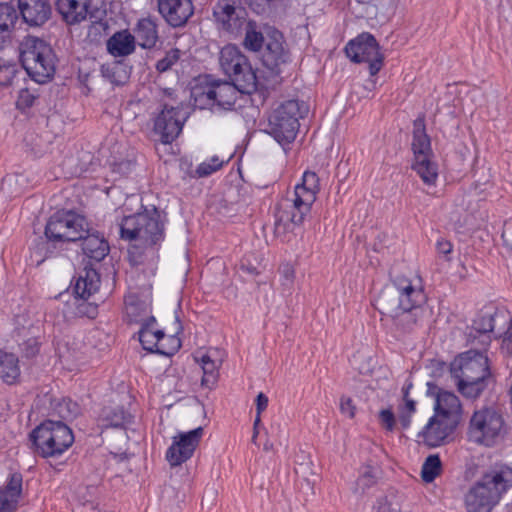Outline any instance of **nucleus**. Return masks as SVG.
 <instances>
[{"instance_id": "nucleus-16", "label": "nucleus", "mask_w": 512, "mask_h": 512, "mask_svg": "<svg viewBox=\"0 0 512 512\" xmlns=\"http://www.w3.org/2000/svg\"><path fill=\"white\" fill-rule=\"evenodd\" d=\"M203 436V428L198 427L189 432H182L173 437L166 452V459L171 466H179L190 459Z\"/></svg>"}, {"instance_id": "nucleus-34", "label": "nucleus", "mask_w": 512, "mask_h": 512, "mask_svg": "<svg viewBox=\"0 0 512 512\" xmlns=\"http://www.w3.org/2000/svg\"><path fill=\"white\" fill-rule=\"evenodd\" d=\"M412 385L409 384L403 388V404L398 407V421L401 429L406 430L410 427L412 415L416 411V403L408 397L409 389Z\"/></svg>"}, {"instance_id": "nucleus-17", "label": "nucleus", "mask_w": 512, "mask_h": 512, "mask_svg": "<svg viewBox=\"0 0 512 512\" xmlns=\"http://www.w3.org/2000/svg\"><path fill=\"white\" fill-rule=\"evenodd\" d=\"M154 323L155 318L150 316L139 330V341L142 344L143 349L150 352H156L161 355H173L181 346L180 339L176 336H170L168 340L171 342V346L167 348L164 345L166 335L161 330H155L153 328Z\"/></svg>"}, {"instance_id": "nucleus-49", "label": "nucleus", "mask_w": 512, "mask_h": 512, "mask_svg": "<svg viewBox=\"0 0 512 512\" xmlns=\"http://www.w3.org/2000/svg\"><path fill=\"white\" fill-rule=\"evenodd\" d=\"M111 165L113 173L125 176L128 175L134 169L135 163L131 159H124L120 161H115Z\"/></svg>"}, {"instance_id": "nucleus-37", "label": "nucleus", "mask_w": 512, "mask_h": 512, "mask_svg": "<svg viewBox=\"0 0 512 512\" xmlns=\"http://www.w3.org/2000/svg\"><path fill=\"white\" fill-rule=\"evenodd\" d=\"M266 44V36L257 30L256 24L249 21L245 27L243 45L246 49L257 52Z\"/></svg>"}, {"instance_id": "nucleus-53", "label": "nucleus", "mask_w": 512, "mask_h": 512, "mask_svg": "<svg viewBox=\"0 0 512 512\" xmlns=\"http://www.w3.org/2000/svg\"><path fill=\"white\" fill-rule=\"evenodd\" d=\"M340 410L350 418H353L355 415V406L353 405L352 400L348 397L341 398Z\"/></svg>"}, {"instance_id": "nucleus-1", "label": "nucleus", "mask_w": 512, "mask_h": 512, "mask_svg": "<svg viewBox=\"0 0 512 512\" xmlns=\"http://www.w3.org/2000/svg\"><path fill=\"white\" fill-rule=\"evenodd\" d=\"M512 487V468L501 465L487 471L465 495L468 512H491Z\"/></svg>"}, {"instance_id": "nucleus-33", "label": "nucleus", "mask_w": 512, "mask_h": 512, "mask_svg": "<svg viewBox=\"0 0 512 512\" xmlns=\"http://www.w3.org/2000/svg\"><path fill=\"white\" fill-rule=\"evenodd\" d=\"M20 376L19 360L13 353L0 349V379L7 384H14Z\"/></svg>"}, {"instance_id": "nucleus-4", "label": "nucleus", "mask_w": 512, "mask_h": 512, "mask_svg": "<svg viewBox=\"0 0 512 512\" xmlns=\"http://www.w3.org/2000/svg\"><path fill=\"white\" fill-rule=\"evenodd\" d=\"M122 239L135 241L138 246L147 248L157 245L164 239V224L157 209L126 216L119 224Z\"/></svg>"}, {"instance_id": "nucleus-26", "label": "nucleus", "mask_w": 512, "mask_h": 512, "mask_svg": "<svg viewBox=\"0 0 512 512\" xmlns=\"http://www.w3.org/2000/svg\"><path fill=\"white\" fill-rule=\"evenodd\" d=\"M22 494V475L13 473L7 484L0 489V512H12L17 508Z\"/></svg>"}, {"instance_id": "nucleus-63", "label": "nucleus", "mask_w": 512, "mask_h": 512, "mask_svg": "<svg viewBox=\"0 0 512 512\" xmlns=\"http://www.w3.org/2000/svg\"><path fill=\"white\" fill-rule=\"evenodd\" d=\"M242 269H246L247 272L250 274L256 273V268H254V267H245L244 265H242Z\"/></svg>"}, {"instance_id": "nucleus-12", "label": "nucleus", "mask_w": 512, "mask_h": 512, "mask_svg": "<svg viewBox=\"0 0 512 512\" xmlns=\"http://www.w3.org/2000/svg\"><path fill=\"white\" fill-rule=\"evenodd\" d=\"M347 56L355 63L367 62L369 72L376 75L383 64V55L375 37L370 33H362L351 40L345 47Z\"/></svg>"}, {"instance_id": "nucleus-55", "label": "nucleus", "mask_w": 512, "mask_h": 512, "mask_svg": "<svg viewBox=\"0 0 512 512\" xmlns=\"http://www.w3.org/2000/svg\"><path fill=\"white\" fill-rule=\"evenodd\" d=\"M436 249L438 253L447 256L452 252L453 246L448 240L439 239L436 243Z\"/></svg>"}, {"instance_id": "nucleus-50", "label": "nucleus", "mask_w": 512, "mask_h": 512, "mask_svg": "<svg viewBox=\"0 0 512 512\" xmlns=\"http://www.w3.org/2000/svg\"><path fill=\"white\" fill-rule=\"evenodd\" d=\"M36 97L29 89H21L17 99V107L19 109H27L34 104Z\"/></svg>"}, {"instance_id": "nucleus-39", "label": "nucleus", "mask_w": 512, "mask_h": 512, "mask_svg": "<svg viewBox=\"0 0 512 512\" xmlns=\"http://www.w3.org/2000/svg\"><path fill=\"white\" fill-rule=\"evenodd\" d=\"M131 420V415L128 414L122 407H115L105 409L103 412V421L105 426L110 427H124Z\"/></svg>"}, {"instance_id": "nucleus-61", "label": "nucleus", "mask_w": 512, "mask_h": 512, "mask_svg": "<svg viewBox=\"0 0 512 512\" xmlns=\"http://www.w3.org/2000/svg\"><path fill=\"white\" fill-rule=\"evenodd\" d=\"M261 414H256V417H255V420H254V424H253V428H256L258 429V426L261 422V417H260Z\"/></svg>"}, {"instance_id": "nucleus-21", "label": "nucleus", "mask_w": 512, "mask_h": 512, "mask_svg": "<svg viewBox=\"0 0 512 512\" xmlns=\"http://www.w3.org/2000/svg\"><path fill=\"white\" fill-rule=\"evenodd\" d=\"M299 196L295 193L291 197H287L280 205V210L277 214L276 229L279 230L283 225L284 229L289 228V225L300 226L306 215L310 212L312 204H307L306 209L304 205L298 200Z\"/></svg>"}, {"instance_id": "nucleus-18", "label": "nucleus", "mask_w": 512, "mask_h": 512, "mask_svg": "<svg viewBox=\"0 0 512 512\" xmlns=\"http://www.w3.org/2000/svg\"><path fill=\"white\" fill-rule=\"evenodd\" d=\"M186 117L179 108L164 106L154 121V131L164 144L172 143L181 133Z\"/></svg>"}, {"instance_id": "nucleus-38", "label": "nucleus", "mask_w": 512, "mask_h": 512, "mask_svg": "<svg viewBox=\"0 0 512 512\" xmlns=\"http://www.w3.org/2000/svg\"><path fill=\"white\" fill-rule=\"evenodd\" d=\"M442 463L437 454L429 455L421 469L422 480L426 483L433 482L441 474Z\"/></svg>"}, {"instance_id": "nucleus-7", "label": "nucleus", "mask_w": 512, "mask_h": 512, "mask_svg": "<svg viewBox=\"0 0 512 512\" xmlns=\"http://www.w3.org/2000/svg\"><path fill=\"white\" fill-rule=\"evenodd\" d=\"M219 62L224 74L240 87V93L252 94L258 79L247 56L235 45H226L220 51Z\"/></svg>"}, {"instance_id": "nucleus-5", "label": "nucleus", "mask_w": 512, "mask_h": 512, "mask_svg": "<svg viewBox=\"0 0 512 512\" xmlns=\"http://www.w3.org/2000/svg\"><path fill=\"white\" fill-rule=\"evenodd\" d=\"M427 297L421 279L397 277L391 286L385 287L376 299L377 309L392 312L397 306L422 309Z\"/></svg>"}, {"instance_id": "nucleus-24", "label": "nucleus", "mask_w": 512, "mask_h": 512, "mask_svg": "<svg viewBox=\"0 0 512 512\" xmlns=\"http://www.w3.org/2000/svg\"><path fill=\"white\" fill-rule=\"evenodd\" d=\"M55 6L68 25L79 24L92 13V0H56Z\"/></svg>"}, {"instance_id": "nucleus-35", "label": "nucleus", "mask_w": 512, "mask_h": 512, "mask_svg": "<svg viewBox=\"0 0 512 512\" xmlns=\"http://www.w3.org/2000/svg\"><path fill=\"white\" fill-rule=\"evenodd\" d=\"M203 370L201 384L204 387L211 388L217 381L220 363L212 360L208 354H204L198 360Z\"/></svg>"}, {"instance_id": "nucleus-47", "label": "nucleus", "mask_w": 512, "mask_h": 512, "mask_svg": "<svg viewBox=\"0 0 512 512\" xmlns=\"http://www.w3.org/2000/svg\"><path fill=\"white\" fill-rule=\"evenodd\" d=\"M398 504L388 497H380L373 506L372 512H399Z\"/></svg>"}, {"instance_id": "nucleus-46", "label": "nucleus", "mask_w": 512, "mask_h": 512, "mask_svg": "<svg viewBox=\"0 0 512 512\" xmlns=\"http://www.w3.org/2000/svg\"><path fill=\"white\" fill-rule=\"evenodd\" d=\"M18 73L17 65L14 63L0 64V85L8 86L13 83L16 74Z\"/></svg>"}, {"instance_id": "nucleus-2", "label": "nucleus", "mask_w": 512, "mask_h": 512, "mask_svg": "<svg viewBox=\"0 0 512 512\" xmlns=\"http://www.w3.org/2000/svg\"><path fill=\"white\" fill-rule=\"evenodd\" d=\"M508 434L504 414L494 407H481L470 417L467 437L472 443L492 448L502 444Z\"/></svg>"}, {"instance_id": "nucleus-52", "label": "nucleus", "mask_w": 512, "mask_h": 512, "mask_svg": "<svg viewBox=\"0 0 512 512\" xmlns=\"http://www.w3.org/2000/svg\"><path fill=\"white\" fill-rule=\"evenodd\" d=\"M501 349L504 353L508 355L512 354V321L510 323L509 328L504 333Z\"/></svg>"}, {"instance_id": "nucleus-42", "label": "nucleus", "mask_w": 512, "mask_h": 512, "mask_svg": "<svg viewBox=\"0 0 512 512\" xmlns=\"http://www.w3.org/2000/svg\"><path fill=\"white\" fill-rule=\"evenodd\" d=\"M54 411L63 420H70L75 418L79 413V406L71 399H63L54 405Z\"/></svg>"}, {"instance_id": "nucleus-29", "label": "nucleus", "mask_w": 512, "mask_h": 512, "mask_svg": "<svg viewBox=\"0 0 512 512\" xmlns=\"http://www.w3.org/2000/svg\"><path fill=\"white\" fill-rule=\"evenodd\" d=\"M214 16L222 28L230 33H236L244 23V18L228 3L218 4Z\"/></svg>"}, {"instance_id": "nucleus-9", "label": "nucleus", "mask_w": 512, "mask_h": 512, "mask_svg": "<svg viewBox=\"0 0 512 512\" xmlns=\"http://www.w3.org/2000/svg\"><path fill=\"white\" fill-rule=\"evenodd\" d=\"M88 232L85 218L72 210L54 213L45 227V236L53 242H75Z\"/></svg>"}, {"instance_id": "nucleus-19", "label": "nucleus", "mask_w": 512, "mask_h": 512, "mask_svg": "<svg viewBox=\"0 0 512 512\" xmlns=\"http://www.w3.org/2000/svg\"><path fill=\"white\" fill-rule=\"evenodd\" d=\"M157 10L163 20L172 28L184 26L193 15L191 0H156Z\"/></svg>"}, {"instance_id": "nucleus-8", "label": "nucleus", "mask_w": 512, "mask_h": 512, "mask_svg": "<svg viewBox=\"0 0 512 512\" xmlns=\"http://www.w3.org/2000/svg\"><path fill=\"white\" fill-rule=\"evenodd\" d=\"M240 87L232 81H223L206 77L203 83L192 88L191 96L194 105L200 109L217 106L223 110H230L237 100Z\"/></svg>"}, {"instance_id": "nucleus-60", "label": "nucleus", "mask_w": 512, "mask_h": 512, "mask_svg": "<svg viewBox=\"0 0 512 512\" xmlns=\"http://www.w3.org/2000/svg\"><path fill=\"white\" fill-rule=\"evenodd\" d=\"M13 182V177L11 176H8V177H5L2 181V187L1 189L2 190H5L6 186L7 185H10L11 183Z\"/></svg>"}, {"instance_id": "nucleus-51", "label": "nucleus", "mask_w": 512, "mask_h": 512, "mask_svg": "<svg viewBox=\"0 0 512 512\" xmlns=\"http://www.w3.org/2000/svg\"><path fill=\"white\" fill-rule=\"evenodd\" d=\"M299 477H302L309 487H312L316 481V475L311 471L308 464H301L296 470Z\"/></svg>"}, {"instance_id": "nucleus-40", "label": "nucleus", "mask_w": 512, "mask_h": 512, "mask_svg": "<svg viewBox=\"0 0 512 512\" xmlns=\"http://www.w3.org/2000/svg\"><path fill=\"white\" fill-rule=\"evenodd\" d=\"M457 380V387L459 392L471 399L477 398L485 389L486 384L485 380H472V381H465V379H456Z\"/></svg>"}, {"instance_id": "nucleus-22", "label": "nucleus", "mask_w": 512, "mask_h": 512, "mask_svg": "<svg viewBox=\"0 0 512 512\" xmlns=\"http://www.w3.org/2000/svg\"><path fill=\"white\" fill-rule=\"evenodd\" d=\"M428 394L435 395V415L443 416L459 423L461 417V403L459 398L452 392L439 390L432 383H428Z\"/></svg>"}, {"instance_id": "nucleus-10", "label": "nucleus", "mask_w": 512, "mask_h": 512, "mask_svg": "<svg viewBox=\"0 0 512 512\" xmlns=\"http://www.w3.org/2000/svg\"><path fill=\"white\" fill-rule=\"evenodd\" d=\"M412 150L414 152V163L412 168L427 185H434L437 178V166L430 160L431 145L430 139L425 131V120L419 116L413 123Z\"/></svg>"}, {"instance_id": "nucleus-36", "label": "nucleus", "mask_w": 512, "mask_h": 512, "mask_svg": "<svg viewBox=\"0 0 512 512\" xmlns=\"http://www.w3.org/2000/svg\"><path fill=\"white\" fill-rule=\"evenodd\" d=\"M148 306L134 299L125 302V313L129 322L145 323L150 317Z\"/></svg>"}, {"instance_id": "nucleus-62", "label": "nucleus", "mask_w": 512, "mask_h": 512, "mask_svg": "<svg viewBox=\"0 0 512 512\" xmlns=\"http://www.w3.org/2000/svg\"><path fill=\"white\" fill-rule=\"evenodd\" d=\"M258 433H259L258 429L253 428V435H252V442L253 443H256V439H257Z\"/></svg>"}, {"instance_id": "nucleus-23", "label": "nucleus", "mask_w": 512, "mask_h": 512, "mask_svg": "<svg viewBox=\"0 0 512 512\" xmlns=\"http://www.w3.org/2000/svg\"><path fill=\"white\" fill-rule=\"evenodd\" d=\"M18 9L23 21L31 27L42 26L52 14L48 0H18Z\"/></svg>"}, {"instance_id": "nucleus-6", "label": "nucleus", "mask_w": 512, "mask_h": 512, "mask_svg": "<svg viewBox=\"0 0 512 512\" xmlns=\"http://www.w3.org/2000/svg\"><path fill=\"white\" fill-rule=\"evenodd\" d=\"M37 452L43 457L61 455L74 442L72 430L62 421L47 420L30 434Z\"/></svg>"}, {"instance_id": "nucleus-20", "label": "nucleus", "mask_w": 512, "mask_h": 512, "mask_svg": "<svg viewBox=\"0 0 512 512\" xmlns=\"http://www.w3.org/2000/svg\"><path fill=\"white\" fill-rule=\"evenodd\" d=\"M457 425L458 422L449 419V417L446 418L434 414L419 433V436L426 445L438 447L446 443Z\"/></svg>"}, {"instance_id": "nucleus-64", "label": "nucleus", "mask_w": 512, "mask_h": 512, "mask_svg": "<svg viewBox=\"0 0 512 512\" xmlns=\"http://www.w3.org/2000/svg\"><path fill=\"white\" fill-rule=\"evenodd\" d=\"M169 337H170V336H168V337L166 336V339L164 340V345H165L167 348H169V347L171 346V342L168 340V338H169Z\"/></svg>"}, {"instance_id": "nucleus-44", "label": "nucleus", "mask_w": 512, "mask_h": 512, "mask_svg": "<svg viewBox=\"0 0 512 512\" xmlns=\"http://www.w3.org/2000/svg\"><path fill=\"white\" fill-rule=\"evenodd\" d=\"M375 480L376 470L371 466L364 467L356 482V491L361 490V492H364L366 488L375 483Z\"/></svg>"}, {"instance_id": "nucleus-13", "label": "nucleus", "mask_w": 512, "mask_h": 512, "mask_svg": "<svg viewBox=\"0 0 512 512\" xmlns=\"http://www.w3.org/2000/svg\"><path fill=\"white\" fill-rule=\"evenodd\" d=\"M478 349L462 353L451 363L450 371L455 379L486 380L490 374L488 358Z\"/></svg>"}, {"instance_id": "nucleus-15", "label": "nucleus", "mask_w": 512, "mask_h": 512, "mask_svg": "<svg viewBox=\"0 0 512 512\" xmlns=\"http://www.w3.org/2000/svg\"><path fill=\"white\" fill-rule=\"evenodd\" d=\"M261 60L263 65L275 75L280 74L282 67L290 61V53L280 31L273 29L267 33Z\"/></svg>"}, {"instance_id": "nucleus-27", "label": "nucleus", "mask_w": 512, "mask_h": 512, "mask_svg": "<svg viewBox=\"0 0 512 512\" xmlns=\"http://www.w3.org/2000/svg\"><path fill=\"white\" fill-rule=\"evenodd\" d=\"M133 31L135 42L144 49L154 48L159 40L156 20L150 17L138 20Z\"/></svg>"}, {"instance_id": "nucleus-30", "label": "nucleus", "mask_w": 512, "mask_h": 512, "mask_svg": "<svg viewBox=\"0 0 512 512\" xmlns=\"http://www.w3.org/2000/svg\"><path fill=\"white\" fill-rule=\"evenodd\" d=\"M319 178L315 172L306 171L303 174L301 184L295 186L294 192L299 196V202L304 205L306 209L307 204H313L316 200V194L319 192Z\"/></svg>"}, {"instance_id": "nucleus-45", "label": "nucleus", "mask_w": 512, "mask_h": 512, "mask_svg": "<svg viewBox=\"0 0 512 512\" xmlns=\"http://www.w3.org/2000/svg\"><path fill=\"white\" fill-rule=\"evenodd\" d=\"M180 58V51L178 49L169 50L165 56L158 60L156 63V69L160 73L170 70Z\"/></svg>"}, {"instance_id": "nucleus-41", "label": "nucleus", "mask_w": 512, "mask_h": 512, "mask_svg": "<svg viewBox=\"0 0 512 512\" xmlns=\"http://www.w3.org/2000/svg\"><path fill=\"white\" fill-rule=\"evenodd\" d=\"M18 21V14L15 7L8 3L0 4V27L13 31Z\"/></svg>"}, {"instance_id": "nucleus-28", "label": "nucleus", "mask_w": 512, "mask_h": 512, "mask_svg": "<svg viewBox=\"0 0 512 512\" xmlns=\"http://www.w3.org/2000/svg\"><path fill=\"white\" fill-rule=\"evenodd\" d=\"M135 37L128 30L114 33L107 41V50L114 57H123L135 51Z\"/></svg>"}, {"instance_id": "nucleus-54", "label": "nucleus", "mask_w": 512, "mask_h": 512, "mask_svg": "<svg viewBox=\"0 0 512 512\" xmlns=\"http://www.w3.org/2000/svg\"><path fill=\"white\" fill-rule=\"evenodd\" d=\"M45 246H46V243L41 241L40 244L37 245L31 253V258L35 257V262L37 265L41 264L45 259V256H46V254L44 253L46 251Z\"/></svg>"}, {"instance_id": "nucleus-3", "label": "nucleus", "mask_w": 512, "mask_h": 512, "mask_svg": "<svg viewBox=\"0 0 512 512\" xmlns=\"http://www.w3.org/2000/svg\"><path fill=\"white\" fill-rule=\"evenodd\" d=\"M19 57L27 74L37 83H45L55 73V54L40 38L25 37L19 45Z\"/></svg>"}, {"instance_id": "nucleus-58", "label": "nucleus", "mask_w": 512, "mask_h": 512, "mask_svg": "<svg viewBox=\"0 0 512 512\" xmlns=\"http://www.w3.org/2000/svg\"><path fill=\"white\" fill-rule=\"evenodd\" d=\"M282 273L285 277V279L289 282H292L293 281V278H294V269L292 266L290 265H285L282 269Z\"/></svg>"}, {"instance_id": "nucleus-31", "label": "nucleus", "mask_w": 512, "mask_h": 512, "mask_svg": "<svg viewBox=\"0 0 512 512\" xmlns=\"http://www.w3.org/2000/svg\"><path fill=\"white\" fill-rule=\"evenodd\" d=\"M100 276L93 268H85L79 275L74 286L75 294L81 299H88L99 288Z\"/></svg>"}, {"instance_id": "nucleus-32", "label": "nucleus", "mask_w": 512, "mask_h": 512, "mask_svg": "<svg viewBox=\"0 0 512 512\" xmlns=\"http://www.w3.org/2000/svg\"><path fill=\"white\" fill-rule=\"evenodd\" d=\"M80 240L82 241L83 253L90 259L99 262L104 259L109 252L107 241L103 237H100L98 233L88 234L87 232Z\"/></svg>"}, {"instance_id": "nucleus-59", "label": "nucleus", "mask_w": 512, "mask_h": 512, "mask_svg": "<svg viewBox=\"0 0 512 512\" xmlns=\"http://www.w3.org/2000/svg\"><path fill=\"white\" fill-rule=\"evenodd\" d=\"M37 352H38L37 342L34 341L33 345L30 348V351H27V355L28 356H34Z\"/></svg>"}, {"instance_id": "nucleus-43", "label": "nucleus", "mask_w": 512, "mask_h": 512, "mask_svg": "<svg viewBox=\"0 0 512 512\" xmlns=\"http://www.w3.org/2000/svg\"><path fill=\"white\" fill-rule=\"evenodd\" d=\"M224 162V160H220L217 156H213L209 161H204L197 167L196 175L200 178L207 177L219 170Z\"/></svg>"}, {"instance_id": "nucleus-14", "label": "nucleus", "mask_w": 512, "mask_h": 512, "mask_svg": "<svg viewBox=\"0 0 512 512\" xmlns=\"http://www.w3.org/2000/svg\"><path fill=\"white\" fill-rule=\"evenodd\" d=\"M499 318L504 319L495 307H485L474 318L472 325L468 327L467 341L479 350H486L491 343V333Z\"/></svg>"}, {"instance_id": "nucleus-56", "label": "nucleus", "mask_w": 512, "mask_h": 512, "mask_svg": "<svg viewBox=\"0 0 512 512\" xmlns=\"http://www.w3.org/2000/svg\"><path fill=\"white\" fill-rule=\"evenodd\" d=\"M268 405V397L260 392L256 397V412L257 414H261Z\"/></svg>"}, {"instance_id": "nucleus-48", "label": "nucleus", "mask_w": 512, "mask_h": 512, "mask_svg": "<svg viewBox=\"0 0 512 512\" xmlns=\"http://www.w3.org/2000/svg\"><path fill=\"white\" fill-rule=\"evenodd\" d=\"M379 421L381 425L392 432L396 427V418L391 409H383L379 412Z\"/></svg>"}, {"instance_id": "nucleus-11", "label": "nucleus", "mask_w": 512, "mask_h": 512, "mask_svg": "<svg viewBox=\"0 0 512 512\" xmlns=\"http://www.w3.org/2000/svg\"><path fill=\"white\" fill-rule=\"evenodd\" d=\"M301 117L300 103L296 100L286 101L269 117L268 132L279 144H289L297 135Z\"/></svg>"}, {"instance_id": "nucleus-25", "label": "nucleus", "mask_w": 512, "mask_h": 512, "mask_svg": "<svg viewBox=\"0 0 512 512\" xmlns=\"http://www.w3.org/2000/svg\"><path fill=\"white\" fill-rule=\"evenodd\" d=\"M381 314L390 317L394 326L403 331L411 332L419 325L423 309H408V307L397 306L392 312H386L383 309H378Z\"/></svg>"}, {"instance_id": "nucleus-57", "label": "nucleus", "mask_w": 512, "mask_h": 512, "mask_svg": "<svg viewBox=\"0 0 512 512\" xmlns=\"http://www.w3.org/2000/svg\"><path fill=\"white\" fill-rule=\"evenodd\" d=\"M11 31H8L2 27H0V49H2L5 44L10 40Z\"/></svg>"}]
</instances>
